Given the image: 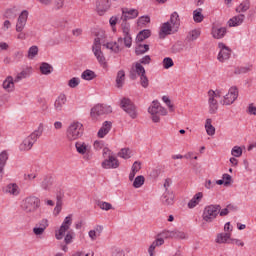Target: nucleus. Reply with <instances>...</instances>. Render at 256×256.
I'll list each match as a JSON object with an SVG mask.
<instances>
[{
  "label": "nucleus",
  "mask_w": 256,
  "mask_h": 256,
  "mask_svg": "<svg viewBox=\"0 0 256 256\" xmlns=\"http://www.w3.org/2000/svg\"><path fill=\"white\" fill-rule=\"evenodd\" d=\"M98 207H100V209H102L103 211H109L113 209V205H111V203L103 201H98Z\"/></svg>",
  "instance_id": "nucleus-45"
},
{
  "label": "nucleus",
  "mask_w": 256,
  "mask_h": 256,
  "mask_svg": "<svg viewBox=\"0 0 256 256\" xmlns=\"http://www.w3.org/2000/svg\"><path fill=\"white\" fill-rule=\"evenodd\" d=\"M27 77H29V71L23 70L17 74L14 81H15V83H19V81H21L22 79H27Z\"/></svg>",
  "instance_id": "nucleus-43"
},
{
  "label": "nucleus",
  "mask_w": 256,
  "mask_h": 256,
  "mask_svg": "<svg viewBox=\"0 0 256 256\" xmlns=\"http://www.w3.org/2000/svg\"><path fill=\"white\" fill-rule=\"evenodd\" d=\"M69 87H71V89H75V87H77L79 85V78H72L69 80L68 82Z\"/></svg>",
  "instance_id": "nucleus-55"
},
{
  "label": "nucleus",
  "mask_w": 256,
  "mask_h": 256,
  "mask_svg": "<svg viewBox=\"0 0 256 256\" xmlns=\"http://www.w3.org/2000/svg\"><path fill=\"white\" fill-rule=\"evenodd\" d=\"M162 63H163L164 69H171V67L175 65V63L173 62V59L170 57L164 58Z\"/></svg>",
  "instance_id": "nucleus-44"
},
{
  "label": "nucleus",
  "mask_w": 256,
  "mask_h": 256,
  "mask_svg": "<svg viewBox=\"0 0 256 256\" xmlns=\"http://www.w3.org/2000/svg\"><path fill=\"white\" fill-rule=\"evenodd\" d=\"M252 65L250 66H242V67H237L234 71L235 75H244L245 73H249L252 69Z\"/></svg>",
  "instance_id": "nucleus-37"
},
{
  "label": "nucleus",
  "mask_w": 256,
  "mask_h": 256,
  "mask_svg": "<svg viewBox=\"0 0 256 256\" xmlns=\"http://www.w3.org/2000/svg\"><path fill=\"white\" fill-rule=\"evenodd\" d=\"M50 185H51V180H49L48 178H44V180L41 183L42 189H45L47 191Z\"/></svg>",
  "instance_id": "nucleus-61"
},
{
  "label": "nucleus",
  "mask_w": 256,
  "mask_h": 256,
  "mask_svg": "<svg viewBox=\"0 0 256 256\" xmlns=\"http://www.w3.org/2000/svg\"><path fill=\"white\" fill-rule=\"evenodd\" d=\"M170 24L173 27L174 32L179 31V27H181V20L179 19V14L177 12H173L171 14Z\"/></svg>",
  "instance_id": "nucleus-18"
},
{
  "label": "nucleus",
  "mask_w": 256,
  "mask_h": 256,
  "mask_svg": "<svg viewBox=\"0 0 256 256\" xmlns=\"http://www.w3.org/2000/svg\"><path fill=\"white\" fill-rule=\"evenodd\" d=\"M237 97H239V89H237V86H232L224 96L222 105H233L237 101Z\"/></svg>",
  "instance_id": "nucleus-11"
},
{
  "label": "nucleus",
  "mask_w": 256,
  "mask_h": 256,
  "mask_svg": "<svg viewBox=\"0 0 256 256\" xmlns=\"http://www.w3.org/2000/svg\"><path fill=\"white\" fill-rule=\"evenodd\" d=\"M226 34H227V28L225 27L212 28V37L214 39H223Z\"/></svg>",
  "instance_id": "nucleus-23"
},
{
  "label": "nucleus",
  "mask_w": 256,
  "mask_h": 256,
  "mask_svg": "<svg viewBox=\"0 0 256 256\" xmlns=\"http://www.w3.org/2000/svg\"><path fill=\"white\" fill-rule=\"evenodd\" d=\"M112 127H113V122L112 121H105L102 124V127L98 131L99 139H103V137H105V135H107L109 133V131H111Z\"/></svg>",
  "instance_id": "nucleus-17"
},
{
  "label": "nucleus",
  "mask_w": 256,
  "mask_h": 256,
  "mask_svg": "<svg viewBox=\"0 0 256 256\" xmlns=\"http://www.w3.org/2000/svg\"><path fill=\"white\" fill-rule=\"evenodd\" d=\"M3 89H5V91H13V89H15V80H13L12 76H8L2 84Z\"/></svg>",
  "instance_id": "nucleus-24"
},
{
  "label": "nucleus",
  "mask_w": 256,
  "mask_h": 256,
  "mask_svg": "<svg viewBox=\"0 0 256 256\" xmlns=\"http://www.w3.org/2000/svg\"><path fill=\"white\" fill-rule=\"evenodd\" d=\"M151 37V30L144 29L140 31L136 36L137 43H142V41H145V39H149Z\"/></svg>",
  "instance_id": "nucleus-25"
},
{
  "label": "nucleus",
  "mask_w": 256,
  "mask_h": 256,
  "mask_svg": "<svg viewBox=\"0 0 256 256\" xmlns=\"http://www.w3.org/2000/svg\"><path fill=\"white\" fill-rule=\"evenodd\" d=\"M165 243V240L163 238L156 239L148 248V253L150 256H155L153 253L155 252L156 247H160V245H163Z\"/></svg>",
  "instance_id": "nucleus-26"
},
{
  "label": "nucleus",
  "mask_w": 256,
  "mask_h": 256,
  "mask_svg": "<svg viewBox=\"0 0 256 256\" xmlns=\"http://www.w3.org/2000/svg\"><path fill=\"white\" fill-rule=\"evenodd\" d=\"M40 71H41L42 75H50V73H53V66H51L47 62H43L40 65Z\"/></svg>",
  "instance_id": "nucleus-30"
},
{
  "label": "nucleus",
  "mask_w": 256,
  "mask_h": 256,
  "mask_svg": "<svg viewBox=\"0 0 256 256\" xmlns=\"http://www.w3.org/2000/svg\"><path fill=\"white\" fill-rule=\"evenodd\" d=\"M38 225H39L38 227H40L45 231L47 227H49V221L47 219H42Z\"/></svg>",
  "instance_id": "nucleus-60"
},
{
  "label": "nucleus",
  "mask_w": 256,
  "mask_h": 256,
  "mask_svg": "<svg viewBox=\"0 0 256 256\" xmlns=\"http://www.w3.org/2000/svg\"><path fill=\"white\" fill-rule=\"evenodd\" d=\"M201 36V31L200 30H192L188 33L186 37V41H196V39H199Z\"/></svg>",
  "instance_id": "nucleus-34"
},
{
  "label": "nucleus",
  "mask_w": 256,
  "mask_h": 256,
  "mask_svg": "<svg viewBox=\"0 0 256 256\" xmlns=\"http://www.w3.org/2000/svg\"><path fill=\"white\" fill-rule=\"evenodd\" d=\"M125 83V71L119 70L116 77V87L120 89Z\"/></svg>",
  "instance_id": "nucleus-29"
},
{
  "label": "nucleus",
  "mask_w": 256,
  "mask_h": 256,
  "mask_svg": "<svg viewBox=\"0 0 256 256\" xmlns=\"http://www.w3.org/2000/svg\"><path fill=\"white\" fill-rule=\"evenodd\" d=\"M120 107L121 109H123V111H125V113H127V115H129V117H131V119H137V106L135 105V103H133V101H131V99L125 97L122 98L120 102Z\"/></svg>",
  "instance_id": "nucleus-8"
},
{
  "label": "nucleus",
  "mask_w": 256,
  "mask_h": 256,
  "mask_svg": "<svg viewBox=\"0 0 256 256\" xmlns=\"http://www.w3.org/2000/svg\"><path fill=\"white\" fill-rule=\"evenodd\" d=\"M231 154L233 157H241L243 155V149L239 146H234L232 148Z\"/></svg>",
  "instance_id": "nucleus-50"
},
{
  "label": "nucleus",
  "mask_w": 256,
  "mask_h": 256,
  "mask_svg": "<svg viewBox=\"0 0 256 256\" xmlns=\"http://www.w3.org/2000/svg\"><path fill=\"white\" fill-rule=\"evenodd\" d=\"M201 199H203V192L196 193L193 198L188 202L189 209H195L199 203H201Z\"/></svg>",
  "instance_id": "nucleus-20"
},
{
  "label": "nucleus",
  "mask_w": 256,
  "mask_h": 256,
  "mask_svg": "<svg viewBox=\"0 0 256 256\" xmlns=\"http://www.w3.org/2000/svg\"><path fill=\"white\" fill-rule=\"evenodd\" d=\"M144 183H145V177L143 175L137 176L134 179L133 187H135V189H139V187H143Z\"/></svg>",
  "instance_id": "nucleus-40"
},
{
  "label": "nucleus",
  "mask_w": 256,
  "mask_h": 256,
  "mask_svg": "<svg viewBox=\"0 0 256 256\" xmlns=\"http://www.w3.org/2000/svg\"><path fill=\"white\" fill-rule=\"evenodd\" d=\"M249 7H251L249 1H244L236 8V12L245 13V11H249Z\"/></svg>",
  "instance_id": "nucleus-38"
},
{
  "label": "nucleus",
  "mask_w": 256,
  "mask_h": 256,
  "mask_svg": "<svg viewBox=\"0 0 256 256\" xmlns=\"http://www.w3.org/2000/svg\"><path fill=\"white\" fill-rule=\"evenodd\" d=\"M28 18H29V12L27 10H24L20 13V15L18 17V21L27 25V19Z\"/></svg>",
  "instance_id": "nucleus-49"
},
{
  "label": "nucleus",
  "mask_w": 256,
  "mask_h": 256,
  "mask_svg": "<svg viewBox=\"0 0 256 256\" xmlns=\"http://www.w3.org/2000/svg\"><path fill=\"white\" fill-rule=\"evenodd\" d=\"M111 255L112 256H125V251L119 247H112Z\"/></svg>",
  "instance_id": "nucleus-46"
},
{
  "label": "nucleus",
  "mask_w": 256,
  "mask_h": 256,
  "mask_svg": "<svg viewBox=\"0 0 256 256\" xmlns=\"http://www.w3.org/2000/svg\"><path fill=\"white\" fill-rule=\"evenodd\" d=\"M161 237H164L165 239H173V231L164 230L160 233Z\"/></svg>",
  "instance_id": "nucleus-57"
},
{
  "label": "nucleus",
  "mask_w": 256,
  "mask_h": 256,
  "mask_svg": "<svg viewBox=\"0 0 256 256\" xmlns=\"http://www.w3.org/2000/svg\"><path fill=\"white\" fill-rule=\"evenodd\" d=\"M162 100L164 101V103H166L167 107L169 108V111H171V112L175 111V108H174L173 104L171 103V99H169V97L163 96Z\"/></svg>",
  "instance_id": "nucleus-53"
},
{
  "label": "nucleus",
  "mask_w": 256,
  "mask_h": 256,
  "mask_svg": "<svg viewBox=\"0 0 256 256\" xmlns=\"http://www.w3.org/2000/svg\"><path fill=\"white\" fill-rule=\"evenodd\" d=\"M41 207V200L36 196L26 197L21 203V209L24 213H36L37 209Z\"/></svg>",
  "instance_id": "nucleus-3"
},
{
  "label": "nucleus",
  "mask_w": 256,
  "mask_h": 256,
  "mask_svg": "<svg viewBox=\"0 0 256 256\" xmlns=\"http://www.w3.org/2000/svg\"><path fill=\"white\" fill-rule=\"evenodd\" d=\"M109 113H113V108H111V106L97 104L91 109L90 115L93 121H97V117H101V115H109Z\"/></svg>",
  "instance_id": "nucleus-9"
},
{
  "label": "nucleus",
  "mask_w": 256,
  "mask_h": 256,
  "mask_svg": "<svg viewBox=\"0 0 256 256\" xmlns=\"http://www.w3.org/2000/svg\"><path fill=\"white\" fill-rule=\"evenodd\" d=\"M229 239H231V233L225 232V233H220L217 235L216 238V243H229Z\"/></svg>",
  "instance_id": "nucleus-28"
},
{
  "label": "nucleus",
  "mask_w": 256,
  "mask_h": 256,
  "mask_svg": "<svg viewBox=\"0 0 256 256\" xmlns=\"http://www.w3.org/2000/svg\"><path fill=\"white\" fill-rule=\"evenodd\" d=\"M208 97L209 113L214 115V113H217V110L219 109V103L215 99V91L209 90Z\"/></svg>",
  "instance_id": "nucleus-14"
},
{
  "label": "nucleus",
  "mask_w": 256,
  "mask_h": 256,
  "mask_svg": "<svg viewBox=\"0 0 256 256\" xmlns=\"http://www.w3.org/2000/svg\"><path fill=\"white\" fill-rule=\"evenodd\" d=\"M6 193H10V195H19V186H17V184H9L6 188Z\"/></svg>",
  "instance_id": "nucleus-39"
},
{
  "label": "nucleus",
  "mask_w": 256,
  "mask_h": 256,
  "mask_svg": "<svg viewBox=\"0 0 256 256\" xmlns=\"http://www.w3.org/2000/svg\"><path fill=\"white\" fill-rule=\"evenodd\" d=\"M7 159H9V155L7 152L3 151L0 154V173H3V169L5 167V163H7Z\"/></svg>",
  "instance_id": "nucleus-36"
},
{
  "label": "nucleus",
  "mask_w": 256,
  "mask_h": 256,
  "mask_svg": "<svg viewBox=\"0 0 256 256\" xmlns=\"http://www.w3.org/2000/svg\"><path fill=\"white\" fill-rule=\"evenodd\" d=\"M218 47L220 49V52L218 54V61H220V63H223L227 61L229 57H231V48L227 47V45H225V43L223 42H220L218 44Z\"/></svg>",
  "instance_id": "nucleus-13"
},
{
  "label": "nucleus",
  "mask_w": 256,
  "mask_h": 256,
  "mask_svg": "<svg viewBox=\"0 0 256 256\" xmlns=\"http://www.w3.org/2000/svg\"><path fill=\"white\" fill-rule=\"evenodd\" d=\"M148 113L152 116L153 123H159V121H161V117H159V115H167V109L163 108L159 101L154 100L152 105L148 108Z\"/></svg>",
  "instance_id": "nucleus-7"
},
{
  "label": "nucleus",
  "mask_w": 256,
  "mask_h": 256,
  "mask_svg": "<svg viewBox=\"0 0 256 256\" xmlns=\"http://www.w3.org/2000/svg\"><path fill=\"white\" fill-rule=\"evenodd\" d=\"M139 17V10L137 9H122V33L123 38H118V42H108L104 46L106 49H110L114 53H119L123 47H121L124 43L125 47H131L133 43V38L131 37V25L127 23V21L131 19H137Z\"/></svg>",
  "instance_id": "nucleus-1"
},
{
  "label": "nucleus",
  "mask_w": 256,
  "mask_h": 256,
  "mask_svg": "<svg viewBox=\"0 0 256 256\" xmlns=\"http://www.w3.org/2000/svg\"><path fill=\"white\" fill-rule=\"evenodd\" d=\"M172 239H185V234L179 230H173Z\"/></svg>",
  "instance_id": "nucleus-52"
},
{
  "label": "nucleus",
  "mask_w": 256,
  "mask_h": 256,
  "mask_svg": "<svg viewBox=\"0 0 256 256\" xmlns=\"http://www.w3.org/2000/svg\"><path fill=\"white\" fill-rule=\"evenodd\" d=\"M43 135V124L38 126V129L32 132L28 137H26L20 144V151H31L33 145L37 143V139Z\"/></svg>",
  "instance_id": "nucleus-2"
},
{
  "label": "nucleus",
  "mask_w": 256,
  "mask_h": 256,
  "mask_svg": "<svg viewBox=\"0 0 256 256\" xmlns=\"http://www.w3.org/2000/svg\"><path fill=\"white\" fill-rule=\"evenodd\" d=\"M95 77H97V75L90 69L85 70L81 75V78L84 79V81H93Z\"/></svg>",
  "instance_id": "nucleus-31"
},
{
  "label": "nucleus",
  "mask_w": 256,
  "mask_h": 256,
  "mask_svg": "<svg viewBox=\"0 0 256 256\" xmlns=\"http://www.w3.org/2000/svg\"><path fill=\"white\" fill-rule=\"evenodd\" d=\"M173 53H181L183 51V44L182 43H176L172 47Z\"/></svg>",
  "instance_id": "nucleus-54"
},
{
  "label": "nucleus",
  "mask_w": 256,
  "mask_h": 256,
  "mask_svg": "<svg viewBox=\"0 0 256 256\" xmlns=\"http://www.w3.org/2000/svg\"><path fill=\"white\" fill-rule=\"evenodd\" d=\"M63 197H65V194L63 192H61V191L57 192V194H56L57 202L56 203L63 204Z\"/></svg>",
  "instance_id": "nucleus-63"
},
{
  "label": "nucleus",
  "mask_w": 256,
  "mask_h": 256,
  "mask_svg": "<svg viewBox=\"0 0 256 256\" xmlns=\"http://www.w3.org/2000/svg\"><path fill=\"white\" fill-rule=\"evenodd\" d=\"M248 112L250 115H256V107L253 104H250L248 107Z\"/></svg>",
  "instance_id": "nucleus-64"
},
{
  "label": "nucleus",
  "mask_w": 256,
  "mask_h": 256,
  "mask_svg": "<svg viewBox=\"0 0 256 256\" xmlns=\"http://www.w3.org/2000/svg\"><path fill=\"white\" fill-rule=\"evenodd\" d=\"M149 51V45L147 44H139L135 48V54L136 55H145Z\"/></svg>",
  "instance_id": "nucleus-33"
},
{
  "label": "nucleus",
  "mask_w": 256,
  "mask_h": 256,
  "mask_svg": "<svg viewBox=\"0 0 256 256\" xmlns=\"http://www.w3.org/2000/svg\"><path fill=\"white\" fill-rule=\"evenodd\" d=\"M135 73H137L139 77H141V75H145V67H143L139 62L135 64Z\"/></svg>",
  "instance_id": "nucleus-48"
},
{
  "label": "nucleus",
  "mask_w": 256,
  "mask_h": 256,
  "mask_svg": "<svg viewBox=\"0 0 256 256\" xmlns=\"http://www.w3.org/2000/svg\"><path fill=\"white\" fill-rule=\"evenodd\" d=\"M163 205H173L175 203V194L171 191H165L162 196Z\"/></svg>",
  "instance_id": "nucleus-19"
},
{
  "label": "nucleus",
  "mask_w": 256,
  "mask_h": 256,
  "mask_svg": "<svg viewBox=\"0 0 256 256\" xmlns=\"http://www.w3.org/2000/svg\"><path fill=\"white\" fill-rule=\"evenodd\" d=\"M104 161L101 163L102 169H118L120 163L119 159L113 155V152L109 148L103 149Z\"/></svg>",
  "instance_id": "nucleus-4"
},
{
  "label": "nucleus",
  "mask_w": 256,
  "mask_h": 256,
  "mask_svg": "<svg viewBox=\"0 0 256 256\" xmlns=\"http://www.w3.org/2000/svg\"><path fill=\"white\" fill-rule=\"evenodd\" d=\"M222 179L224 180V185L227 187L228 185H231V175L229 174H223Z\"/></svg>",
  "instance_id": "nucleus-59"
},
{
  "label": "nucleus",
  "mask_w": 256,
  "mask_h": 256,
  "mask_svg": "<svg viewBox=\"0 0 256 256\" xmlns=\"http://www.w3.org/2000/svg\"><path fill=\"white\" fill-rule=\"evenodd\" d=\"M39 53V48L37 46H32L28 50V58L33 59Z\"/></svg>",
  "instance_id": "nucleus-47"
},
{
  "label": "nucleus",
  "mask_w": 256,
  "mask_h": 256,
  "mask_svg": "<svg viewBox=\"0 0 256 256\" xmlns=\"http://www.w3.org/2000/svg\"><path fill=\"white\" fill-rule=\"evenodd\" d=\"M221 212V205L219 204H211L204 208L202 219L206 221V223H213L215 219H217L219 213Z\"/></svg>",
  "instance_id": "nucleus-5"
},
{
  "label": "nucleus",
  "mask_w": 256,
  "mask_h": 256,
  "mask_svg": "<svg viewBox=\"0 0 256 256\" xmlns=\"http://www.w3.org/2000/svg\"><path fill=\"white\" fill-rule=\"evenodd\" d=\"M205 19V16H203V9L198 8L193 11V20L195 23H202V21Z\"/></svg>",
  "instance_id": "nucleus-27"
},
{
  "label": "nucleus",
  "mask_w": 256,
  "mask_h": 256,
  "mask_svg": "<svg viewBox=\"0 0 256 256\" xmlns=\"http://www.w3.org/2000/svg\"><path fill=\"white\" fill-rule=\"evenodd\" d=\"M118 157H121L122 159H131V149L122 148L118 153Z\"/></svg>",
  "instance_id": "nucleus-41"
},
{
  "label": "nucleus",
  "mask_w": 256,
  "mask_h": 256,
  "mask_svg": "<svg viewBox=\"0 0 256 256\" xmlns=\"http://www.w3.org/2000/svg\"><path fill=\"white\" fill-rule=\"evenodd\" d=\"M83 136V124L81 122H73L66 130V137L68 141H76Z\"/></svg>",
  "instance_id": "nucleus-6"
},
{
  "label": "nucleus",
  "mask_w": 256,
  "mask_h": 256,
  "mask_svg": "<svg viewBox=\"0 0 256 256\" xmlns=\"http://www.w3.org/2000/svg\"><path fill=\"white\" fill-rule=\"evenodd\" d=\"M137 23H138V26L139 27H145V25H147V23H151V17H149V16H141L139 19H138V21H137Z\"/></svg>",
  "instance_id": "nucleus-42"
},
{
  "label": "nucleus",
  "mask_w": 256,
  "mask_h": 256,
  "mask_svg": "<svg viewBox=\"0 0 256 256\" xmlns=\"http://www.w3.org/2000/svg\"><path fill=\"white\" fill-rule=\"evenodd\" d=\"M92 51L100 65H103L105 67V65H107V62L105 60V56L103 55V51H101V38L96 37L94 39Z\"/></svg>",
  "instance_id": "nucleus-10"
},
{
  "label": "nucleus",
  "mask_w": 256,
  "mask_h": 256,
  "mask_svg": "<svg viewBox=\"0 0 256 256\" xmlns=\"http://www.w3.org/2000/svg\"><path fill=\"white\" fill-rule=\"evenodd\" d=\"M132 171H134V173H139V171H141V162L135 161L132 165Z\"/></svg>",
  "instance_id": "nucleus-58"
},
{
  "label": "nucleus",
  "mask_w": 256,
  "mask_h": 256,
  "mask_svg": "<svg viewBox=\"0 0 256 256\" xmlns=\"http://www.w3.org/2000/svg\"><path fill=\"white\" fill-rule=\"evenodd\" d=\"M75 147H76V151L80 155H85L87 153V144L85 142H76Z\"/></svg>",
  "instance_id": "nucleus-35"
},
{
  "label": "nucleus",
  "mask_w": 256,
  "mask_h": 256,
  "mask_svg": "<svg viewBox=\"0 0 256 256\" xmlns=\"http://www.w3.org/2000/svg\"><path fill=\"white\" fill-rule=\"evenodd\" d=\"M71 223H73V220L71 219V215H69L64 219V222L60 226V229L56 232V239L61 240L63 239V237H65V233L69 231Z\"/></svg>",
  "instance_id": "nucleus-12"
},
{
  "label": "nucleus",
  "mask_w": 256,
  "mask_h": 256,
  "mask_svg": "<svg viewBox=\"0 0 256 256\" xmlns=\"http://www.w3.org/2000/svg\"><path fill=\"white\" fill-rule=\"evenodd\" d=\"M171 33H175V30L173 29V26L170 22H165L162 24L159 37L160 39H165L167 35H171Z\"/></svg>",
  "instance_id": "nucleus-16"
},
{
  "label": "nucleus",
  "mask_w": 256,
  "mask_h": 256,
  "mask_svg": "<svg viewBox=\"0 0 256 256\" xmlns=\"http://www.w3.org/2000/svg\"><path fill=\"white\" fill-rule=\"evenodd\" d=\"M96 9L100 15H103L109 9V0H97Z\"/></svg>",
  "instance_id": "nucleus-21"
},
{
  "label": "nucleus",
  "mask_w": 256,
  "mask_h": 256,
  "mask_svg": "<svg viewBox=\"0 0 256 256\" xmlns=\"http://www.w3.org/2000/svg\"><path fill=\"white\" fill-rule=\"evenodd\" d=\"M66 104L67 96H65V94H60L54 102V111H56V113H61Z\"/></svg>",
  "instance_id": "nucleus-15"
},
{
  "label": "nucleus",
  "mask_w": 256,
  "mask_h": 256,
  "mask_svg": "<svg viewBox=\"0 0 256 256\" xmlns=\"http://www.w3.org/2000/svg\"><path fill=\"white\" fill-rule=\"evenodd\" d=\"M211 123H213V120H211V118L206 119L205 129H206L207 135L213 136L215 135V128Z\"/></svg>",
  "instance_id": "nucleus-32"
},
{
  "label": "nucleus",
  "mask_w": 256,
  "mask_h": 256,
  "mask_svg": "<svg viewBox=\"0 0 256 256\" xmlns=\"http://www.w3.org/2000/svg\"><path fill=\"white\" fill-rule=\"evenodd\" d=\"M140 85L144 88L147 89L149 87V78H147L146 74H142L140 76Z\"/></svg>",
  "instance_id": "nucleus-51"
},
{
  "label": "nucleus",
  "mask_w": 256,
  "mask_h": 256,
  "mask_svg": "<svg viewBox=\"0 0 256 256\" xmlns=\"http://www.w3.org/2000/svg\"><path fill=\"white\" fill-rule=\"evenodd\" d=\"M25 25L24 22H21L19 20H17V23H16V31L17 33H21V31H23V29H25Z\"/></svg>",
  "instance_id": "nucleus-62"
},
{
  "label": "nucleus",
  "mask_w": 256,
  "mask_h": 256,
  "mask_svg": "<svg viewBox=\"0 0 256 256\" xmlns=\"http://www.w3.org/2000/svg\"><path fill=\"white\" fill-rule=\"evenodd\" d=\"M138 63H140V65H149V63H151V56L146 55L142 57Z\"/></svg>",
  "instance_id": "nucleus-56"
},
{
  "label": "nucleus",
  "mask_w": 256,
  "mask_h": 256,
  "mask_svg": "<svg viewBox=\"0 0 256 256\" xmlns=\"http://www.w3.org/2000/svg\"><path fill=\"white\" fill-rule=\"evenodd\" d=\"M245 21V14H240L237 16L232 17L229 21V27H237L241 25Z\"/></svg>",
  "instance_id": "nucleus-22"
}]
</instances>
